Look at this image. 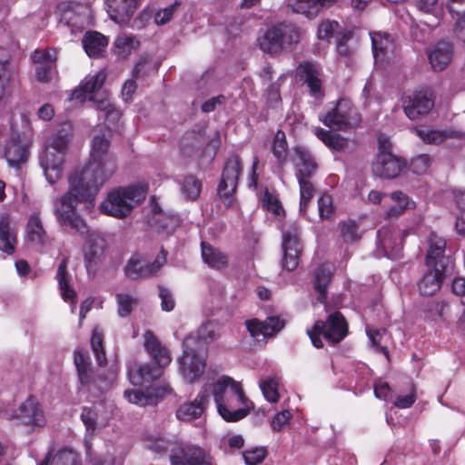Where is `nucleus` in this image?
I'll use <instances>...</instances> for the list:
<instances>
[{
    "instance_id": "nucleus-52",
    "label": "nucleus",
    "mask_w": 465,
    "mask_h": 465,
    "mask_svg": "<svg viewBox=\"0 0 465 465\" xmlns=\"http://www.w3.org/2000/svg\"><path fill=\"white\" fill-rule=\"evenodd\" d=\"M103 340L104 335L102 331L98 327H95L92 333L91 347L97 363L100 366H104L106 364L105 352L103 348Z\"/></svg>"
},
{
    "instance_id": "nucleus-28",
    "label": "nucleus",
    "mask_w": 465,
    "mask_h": 465,
    "mask_svg": "<svg viewBox=\"0 0 465 465\" xmlns=\"http://www.w3.org/2000/svg\"><path fill=\"white\" fill-rule=\"evenodd\" d=\"M292 162L297 170L298 178H309L317 169V163L310 151L301 146L294 147Z\"/></svg>"
},
{
    "instance_id": "nucleus-11",
    "label": "nucleus",
    "mask_w": 465,
    "mask_h": 465,
    "mask_svg": "<svg viewBox=\"0 0 465 465\" xmlns=\"http://www.w3.org/2000/svg\"><path fill=\"white\" fill-rule=\"evenodd\" d=\"M315 330L322 331L323 337L331 343H338L348 333V324L340 312L331 313L326 322L317 321Z\"/></svg>"
},
{
    "instance_id": "nucleus-23",
    "label": "nucleus",
    "mask_w": 465,
    "mask_h": 465,
    "mask_svg": "<svg viewBox=\"0 0 465 465\" xmlns=\"http://www.w3.org/2000/svg\"><path fill=\"white\" fill-rule=\"evenodd\" d=\"M378 237L387 257L396 259L401 256L403 233L400 230L383 228L378 232Z\"/></svg>"
},
{
    "instance_id": "nucleus-39",
    "label": "nucleus",
    "mask_w": 465,
    "mask_h": 465,
    "mask_svg": "<svg viewBox=\"0 0 465 465\" xmlns=\"http://www.w3.org/2000/svg\"><path fill=\"white\" fill-rule=\"evenodd\" d=\"M202 257L209 267L221 270L226 268L228 265L227 256L220 252L218 249L213 248L212 245L202 242Z\"/></svg>"
},
{
    "instance_id": "nucleus-56",
    "label": "nucleus",
    "mask_w": 465,
    "mask_h": 465,
    "mask_svg": "<svg viewBox=\"0 0 465 465\" xmlns=\"http://www.w3.org/2000/svg\"><path fill=\"white\" fill-rule=\"evenodd\" d=\"M158 64L154 62L153 58L147 55L142 57L134 65L133 69V76L139 78L148 74L151 72L157 70Z\"/></svg>"
},
{
    "instance_id": "nucleus-45",
    "label": "nucleus",
    "mask_w": 465,
    "mask_h": 465,
    "mask_svg": "<svg viewBox=\"0 0 465 465\" xmlns=\"http://www.w3.org/2000/svg\"><path fill=\"white\" fill-rule=\"evenodd\" d=\"M139 46V41L132 35H119L114 41V53L119 59H126Z\"/></svg>"
},
{
    "instance_id": "nucleus-31",
    "label": "nucleus",
    "mask_w": 465,
    "mask_h": 465,
    "mask_svg": "<svg viewBox=\"0 0 465 465\" xmlns=\"http://www.w3.org/2000/svg\"><path fill=\"white\" fill-rule=\"evenodd\" d=\"M373 56L376 62H382L394 53L395 45L387 33L375 32L371 35Z\"/></svg>"
},
{
    "instance_id": "nucleus-57",
    "label": "nucleus",
    "mask_w": 465,
    "mask_h": 465,
    "mask_svg": "<svg viewBox=\"0 0 465 465\" xmlns=\"http://www.w3.org/2000/svg\"><path fill=\"white\" fill-rule=\"evenodd\" d=\"M183 193L186 195L187 201H196L201 193V182L193 176L186 177L183 184Z\"/></svg>"
},
{
    "instance_id": "nucleus-4",
    "label": "nucleus",
    "mask_w": 465,
    "mask_h": 465,
    "mask_svg": "<svg viewBox=\"0 0 465 465\" xmlns=\"http://www.w3.org/2000/svg\"><path fill=\"white\" fill-rule=\"evenodd\" d=\"M301 40L300 29L292 23H280L270 27L260 39V48L270 54H279Z\"/></svg>"
},
{
    "instance_id": "nucleus-61",
    "label": "nucleus",
    "mask_w": 465,
    "mask_h": 465,
    "mask_svg": "<svg viewBox=\"0 0 465 465\" xmlns=\"http://www.w3.org/2000/svg\"><path fill=\"white\" fill-rule=\"evenodd\" d=\"M431 164V157L429 154H420L411 162V170L417 174L424 173Z\"/></svg>"
},
{
    "instance_id": "nucleus-33",
    "label": "nucleus",
    "mask_w": 465,
    "mask_h": 465,
    "mask_svg": "<svg viewBox=\"0 0 465 465\" xmlns=\"http://www.w3.org/2000/svg\"><path fill=\"white\" fill-rule=\"evenodd\" d=\"M139 0H106L107 12L115 22H124L134 13Z\"/></svg>"
},
{
    "instance_id": "nucleus-27",
    "label": "nucleus",
    "mask_w": 465,
    "mask_h": 465,
    "mask_svg": "<svg viewBox=\"0 0 465 465\" xmlns=\"http://www.w3.org/2000/svg\"><path fill=\"white\" fill-rule=\"evenodd\" d=\"M29 156V143L19 135L13 137L5 151V158L12 167H19L27 161Z\"/></svg>"
},
{
    "instance_id": "nucleus-17",
    "label": "nucleus",
    "mask_w": 465,
    "mask_h": 465,
    "mask_svg": "<svg viewBox=\"0 0 465 465\" xmlns=\"http://www.w3.org/2000/svg\"><path fill=\"white\" fill-rule=\"evenodd\" d=\"M297 73L302 81L308 86L310 94L315 98L324 95L321 68L312 62H302L297 68Z\"/></svg>"
},
{
    "instance_id": "nucleus-22",
    "label": "nucleus",
    "mask_w": 465,
    "mask_h": 465,
    "mask_svg": "<svg viewBox=\"0 0 465 465\" xmlns=\"http://www.w3.org/2000/svg\"><path fill=\"white\" fill-rule=\"evenodd\" d=\"M453 46L448 41L438 42L429 52L428 59L431 68L440 72L444 70L451 62Z\"/></svg>"
},
{
    "instance_id": "nucleus-32",
    "label": "nucleus",
    "mask_w": 465,
    "mask_h": 465,
    "mask_svg": "<svg viewBox=\"0 0 465 465\" xmlns=\"http://www.w3.org/2000/svg\"><path fill=\"white\" fill-rule=\"evenodd\" d=\"M163 366L149 362L139 366L135 371H129V380L134 385H141L159 379L163 375Z\"/></svg>"
},
{
    "instance_id": "nucleus-49",
    "label": "nucleus",
    "mask_w": 465,
    "mask_h": 465,
    "mask_svg": "<svg viewBox=\"0 0 465 465\" xmlns=\"http://www.w3.org/2000/svg\"><path fill=\"white\" fill-rule=\"evenodd\" d=\"M369 201L372 203H380L381 202H395L398 203H410L409 198L401 191H396L391 193H383L380 191L372 190L368 195Z\"/></svg>"
},
{
    "instance_id": "nucleus-48",
    "label": "nucleus",
    "mask_w": 465,
    "mask_h": 465,
    "mask_svg": "<svg viewBox=\"0 0 465 465\" xmlns=\"http://www.w3.org/2000/svg\"><path fill=\"white\" fill-rule=\"evenodd\" d=\"M279 378L276 376H268L260 381L261 391L268 401L275 403L279 401Z\"/></svg>"
},
{
    "instance_id": "nucleus-1",
    "label": "nucleus",
    "mask_w": 465,
    "mask_h": 465,
    "mask_svg": "<svg viewBox=\"0 0 465 465\" xmlns=\"http://www.w3.org/2000/svg\"><path fill=\"white\" fill-rule=\"evenodd\" d=\"M109 148V131L105 127L95 129L89 161L84 167L68 176V189L61 196V203H92L94 201L101 186L116 170Z\"/></svg>"
},
{
    "instance_id": "nucleus-20",
    "label": "nucleus",
    "mask_w": 465,
    "mask_h": 465,
    "mask_svg": "<svg viewBox=\"0 0 465 465\" xmlns=\"http://www.w3.org/2000/svg\"><path fill=\"white\" fill-rule=\"evenodd\" d=\"M17 243V229L15 223L9 213L0 216V250L7 254H13Z\"/></svg>"
},
{
    "instance_id": "nucleus-59",
    "label": "nucleus",
    "mask_w": 465,
    "mask_h": 465,
    "mask_svg": "<svg viewBox=\"0 0 465 465\" xmlns=\"http://www.w3.org/2000/svg\"><path fill=\"white\" fill-rule=\"evenodd\" d=\"M358 225L354 221H348L341 225V234L344 242H351L360 238Z\"/></svg>"
},
{
    "instance_id": "nucleus-25",
    "label": "nucleus",
    "mask_w": 465,
    "mask_h": 465,
    "mask_svg": "<svg viewBox=\"0 0 465 465\" xmlns=\"http://www.w3.org/2000/svg\"><path fill=\"white\" fill-rule=\"evenodd\" d=\"M283 259L282 266L288 271L294 270L299 264V241L297 233L283 232L282 233Z\"/></svg>"
},
{
    "instance_id": "nucleus-44",
    "label": "nucleus",
    "mask_w": 465,
    "mask_h": 465,
    "mask_svg": "<svg viewBox=\"0 0 465 465\" xmlns=\"http://www.w3.org/2000/svg\"><path fill=\"white\" fill-rule=\"evenodd\" d=\"M90 101H93L96 104L97 109L103 113L102 117H104L109 124H116L121 118L120 111L110 102L108 95H103L101 99L91 96Z\"/></svg>"
},
{
    "instance_id": "nucleus-51",
    "label": "nucleus",
    "mask_w": 465,
    "mask_h": 465,
    "mask_svg": "<svg viewBox=\"0 0 465 465\" xmlns=\"http://www.w3.org/2000/svg\"><path fill=\"white\" fill-rule=\"evenodd\" d=\"M81 419L86 428V430L91 434H93L97 428L105 425V421L99 418L98 411L95 408H84Z\"/></svg>"
},
{
    "instance_id": "nucleus-40",
    "label": "nucleus",
    "mask_w": 465,
    "mask_h": 465,
    "mask_svg": "<svg viewBox=\"0 0 465 465\" xmlns=\"http://www.w3.org/2000/svg\"><path fill=\"white\" fill-rule=\"evenodd\" d=\"M205 144V139L201 132H187L181 141V152L186 156H193Z\"/></svg>"
},
{
    "instance_id": "nucleus-8",
    "label": "nucleus",
    "mask_w": 465,
    "mask_h": 465,
    "mask_svg": "<svg viewBox=\"0 0 465 465\" xmlns=\"http://www.w3.org/2000/svg\"><path fill=\"white\" fill-rule=\"evenodd\" d=\"M108 242L98 232L89 234V239L84 249V261L88 275H95L99 265L105 258L108 250Z\"/></svg>"
},
{
    "instance_id": "nucleus-24",
    "label": "nucleus",
    "mask_w": 465,
    "mask_h": 465,
    "mask_svg": "<svg viewBox=\"0 0 465 465\" xmlns=\"http://www.w3.org/2000/svg\"><path fill=\"white\" fill-rule=\"evenodd\" d=\"M446 242L434 234L430 236L429 250L426 255L427 268L445 271L447 257L445 256Z\"/></svg>"
},
{
    "instance_id": "nucleus-42",
    "label": "nucleus",
    "mask_w": 465,
    "mask_h": 465,
    "mask_svg": "<svg viewBox=\"0 0 465 465\" xmlns=\"http://www.w3.org/2000/svg\"><path fill=\"white\" fill-rule=\"evenodd\" d=\"M316 135L327 147L334 151L344 152L349 148V140L341 134L320 128L316 131Z\"/></svg>"
},
{
    "instance_id": "nucleus-37",
    "label": "nucleus",
    "mask_w": 465,
    "mask_h": 465,
    "mask_svg": "<svg viewBox=\"0 0 465 465\" xmlns=\"http://www.w3.org/2000/svg\"><path fill=\"white\" fill-rule=\"evenodd\" d=\"M83 47L89 56H98L107 46V38L96 31L85 33L82 40Z\"/></svg>"
},
{
    "instance_id": "nucleus-5",
    "label": "nucleus",
    "mask_w": 465,
    "mask_h": 465,
    "mask_svg": "<svg viewBox=\"0 0 465 465\" xmlns=\"http://www.w3.org/2000/svg\"><path fill=\"white\" fill-rule=\"evenodd\" d=\"M197 339L188 335L183 340V353L180 359V371L183 378L193 382L200 378L206 365V349Z\"/></svg>"
},
{
    "instance_id": "nucleus-43",
    "label": "nucleus",
    "mask_w": 465,
    "mask_h": 465,
    "mask_svg": "<svg viewBox=\"0 0 465 465\" xmlns=\"http://www.w3.org/2000/svg\"><path fill=\"white\" fill-rule=\"evenodd\" d=\"M67 263L68 259L64 258L59 264L56 272V280L59 284L61 295L64 301H71L72 302L75 300V292L69 285V278L67 273Z\"/></svg>"
},
{
    "instance_id": "nucleus-16",
    "label": "nucleus",
    "mask_w": 465,
    "mask_h": 465,
    "mask_svg": "<svg viewBox=\"0 0 465 465\" xmlns=\"http://www.w3.org/2000/svg\"><path fill=\"white\" fill-rule=\"evenodd\" d=\"M245 325L250 335L256 341L260 342L265 341L268 337L280 331L284 326V322L279 317L274 316L268 317L264 322H261L257 319L248 320Z\"/></svg>"
},
{
    "instance_id": "nucleus-29",
    "label": "nucleus",
    "mask_w": 465,
    "mask_h": 465,
    "mask_svg": "<svg viewBox=\"0 0 465 465\" xmlns=\"http://www.w3.org/2000/svg\"><path fill=\"white\" fill-rule=\"evenodd\" d=\"M47 241V233L38 213L28 218L25 227V242L35 247H43Z\"/></svg>"
},
{
    "instance_id": "nucleus-6",
    "label": "nucleus",
    "mask_w": 465,
    "mask_h": 465,
    "mask_svg": "<svg viewBox=\"0 0 465 465\" xmlns=\"http://www.w3.org/2000/svg\"><path fill=\"white\" fill-rule=\"evenodd\" d=\"M322 121L326 126L343 130L356 126L361 117L350 100L341 99L332 109L327 112Z\"/></svg>"
},
{
    "instance_id": "nucleus-46",
    "label": "nucleus",
    "mask_w": 465,
    "mask_h": 465,
    "mask_svg": "<svg viewBox=\"0 0 465 465\" xmlns=\"http://www.w3.org/2000/svg\"><path fill=\"white\" fill-rule=\"evenodd\" d=\"M417 135L426 143L440 144L448 137H460L461 136L458 132H441L438 130H417Z\"/></svg>"
},
{
    "instance_id": "nucleus-9",
    "label": "nucleus",
    "mask_w": 465,
    "mask_h": 465,
    "mask_svg": "<svg viewBox=\"0 0 465 465\" xmlns=\"http://www.w3.org/2000/svg\"><path fill=\"white\" fill-rule=\"evenodd\" d=\"M12 419H16L21 424L33 428H42L47 421L42 405L34 396H29L20 404L12 414Z\"/></svg>"
},
{
    "instance_id": "nucleus-63",
    "label": "nucleus",
    "mask_w": 465,
    "mask_h": 465,
    "mask_svg": "<svg viewBox=\"0 0 465 465\" xmlns=\"http://www.w3.org/2000/svg\"><path fill=\"white\" fill-rule=\"evenodd\" d=\"M265 454L266 451L263 448H255L245 450L242 456L246 465H257L264 460Z\"/></svg>"
},
{
    "instance_id": "nucleus-41",
    "label": "nucleus",
    "mask_w": 465,
    "mask_h": 465,
    "mask_svg": "<svg viewBox=\"0 0 465 465\" xmlns=\"http://www.w3.org/2000/svg\"><path fill=\"white\" fill-rule=\"evenodd\" d=\"M333 272L331 264H322L315 272L314 288L318 292V301L324 302L327 294V286L331 281Z\"/></svg>"
},
{
    "instance_id": "nucleus-3",
    "label": "nucleus",
    "mask_w": 465,
    "mask_h": 465,
    "mask_svg": "<svg viewBox=\"0 0 465 465\" xmlns=\"http://www.w3.org/2000/svg\"><path fill=\"white\" fill-rule=\"evenodd\" d=\"M70 124H64L45 143V150L40 155V163L50 183H54L62 175L64 156L70 142Z\"/></svg>"
},
{
    "instance_id": "nucleus-60",
    "label": "nucleus",
    "mask_w": 465,
    "mask_h": 465,
    "mask_svg": "<svg viewBox=\"0 0 465 465\" xmlns=\"http://www.w3.org/2000/svg\"><path fill=\"white\" fill-rule=\"evenodd\" d=\"M351 34L342 33V35L337 39L336 49L340 57L349 58L354 48L350 45Z\"/></svg>"
},
{
    "instance_id": "nucleus-64",
    "label": "nucleus",
    "mask_w": 465,
    "mask_h": 465,
    "mask_svg": "<svg viewBox=\"0 0 465 465\" xmlns=\"http://www.w3.org/2000/svg\"><path fill=\"white\" fill-rule=\"evenodd\" d=\"M159 297L161 298V308L163 311L171 312L174 309L175 301L168 289L160 286Z\"/></svg>"
},
{
    "instance_id": "nucleus-54",
    "label": "nucleus",
    "mask_w": 465,
    "mask_h": 465,
    "mask_svg": "<svg viewBox=\"0 0 465 465\" xmlns=\"http://www.w3.org/2000/svg\"><path fill=\"white\" fill-rule=\"evenodd\" d=\"M272 153L280 164H283L287 157V142L285 134L278 131L272 142Z\"/></svg>"
},
{
    "instance_id": "nucleus-26",
    "label": "nucleus",
    "mask_w": 465,
    "mask_h": 465,
    "mask_svg": "<svg viewBox=\"0 0 465 465\" xmlns=\"http://www.w3.org/2000/svg\"><path fill=\"white\" fill-rule=\"evenodd\" d=\"M144 348L153 361L160 366L166 367L172 361L168 349L162 345L152 331H146L143 334Z\"/></svg>"
},
{
    "instance_id": "nucleus-62",
    "label": "nucleus",
    "mask_w": 465,
    "mask_h": 465,
    "mask_svg": "<svg viewBox=\"0 0 465 465\" xmlns=\"http://www.w3.org/2000/svg\"><path fill=\"white\" fill-rule=\"evenodd\" d=\"M34 63L39 65L54 64L56 60V52L54 50H36L32 54Z\"/></svg>"
},
{
    "instance_id": "nucleus-10",
    "label": "nucleus",
    "mask_w": 465,
    "mask_h": 465,
    "mask_svg": "<svg viewBox=\"0 0 465 465\" xmlns=\"http://www.w3.org/2000/svg\"><path fill=\"white\" fill-rule=\"evenodd\" d=\"M149 184L137 182L127 186H119L110 190L106 196V203H140L146 200Z\"/></svg>"
},
{
    "instance_id": "nucleus-14",
    "label": "nucleus",
    "mask_w": 465,
    "mask_h": 465,
    "mask_svg": "<svg viewBox=\"0 0 465 465\" xmlns=\"http://www.w3.org/2000/svg\"><path fill=\"white\" fill-rule=\"evenodd\" d=\"M171 465H211L205 451L196 446H179L172 450Z\"/></svg>"
},
{
    "instance_id": "nucleus-35",
    "label": "nucleus",
    "mask_w": 465,
    "mask_h": 465,
    "mask_svg": "<svg viewBox=\"0 0 465 465\" xmlns=\"http://www.w3.org/2000/svg\"><path fill=\"white\" fill-rule=\"evenodd\" d=\"M40 465H82V460L76 451L64 448L54 455L48 453Z\"/></svg>"
},
{
    "instance_id": "nucleus-18",
    "label": "nucleus",
    "mask_w": 465,
    "mask_h": 465,
    "mask_svg": "<svg viewBox=\"0 0 465 465\" xmlns=\"http://www.w3.org/2000/svg\"><path fill=\"white\" fill-rule=\"evenodd\" d=\"M54 213L61 225L69 226L81 235L89 232L85 221L78 213L74 205H55Z\"/></svg>"
},
{
    "instance_id": "nucleus-55",
    "label": "nucleus",
    "mask_w": 465,
    "mask_h": 465,
    "mask_svg": "<svg viewBox=\"0 0 465 465\" xmlns=\"http://www.w3.org/2000/svg\"><path fill=\"white\" fill-rule=\"evenodd\" d=\"M116 302L118 304V314L120 317H126L131 314L137 304V299L129 293H117Z\"/></svg>"
},
{
    "instance_id": "nucleus-12",
    "label": "nucleus",
    "mask_w": 465,
    "mask_h": 465,
    "mask_svg": "<svg viewBox=\"0 0 465 465\" xmlns=\"http://www.w3.org/2000/svg\"><path fill=\"white\" fill-rule=\"evenodd\" d=\"M404 166L405 163L401 159L387 151L382 145L372 165V171L379 177L393 179L400 174Z\"/></svg>"
},
{
    "instance_id": "nucleus-36",
    "label": "nucleus",
    "mask_w": 465,
    "mask_h": 465,
    "mask_svg": "<svg viewBox=\"0 0 465 465\" xmlns=\"http://www.w3.org/2000/svg\"><path fill=\"white\" fill-rule=\"evenodd\" d=\"M147 213L150 214L147 223L152 227L169 230L178 224L177 217L175 215L163 213L160 205H150V210Z\"/></svg>"
},
{
    "instance_id": "nucleus-15",
    "label": "nucleus",
    "mask_w": 465,
    "mask_h": 465,
    "mask_svg": "<svg viewBox=\"0 0 465 465\" xmlns=\"http://www.w3.org/2000/svg\"><path fill=\"white\" fill-rule=\"evenodd\" d=\"M106 73L103 70L95 73L94 74L87 75L81 82L79 88L75 89L73 92L71 99L84 102L86 99L90 100L91 96H95L96 99H101L103 95H108L105 93H97L102 88L106 79Z\"/></svg>"
},
{
    "instance_id": "nucleus-19",
    "label": "nucleus",
    "mask_w": 465,
    "mask_h": 465,
    "mask_svg": "<svg viewBox=\"0 0 465 465\" xmlns=\"http://www.w3.org/2000/svg\"><path fill=\"white\" fill-rule=\"evenodd\" d=\"M433 101L424 93L416 92L403 99L405 114L411 120L427 114L433 107Z\"/></svg>"
},
{
    "instance_id": "nucleus-34",
    "label": "nucleus",
    "mask_w": 465,
    "mask_h": 465,
    "mask_svg": "<svg viewBox=\"0 0 465 465\" xmlns=\"http://www.w3.org/2000/svg\"><path fill=\"white\" fill-rule=\"evenodd\" d=\"M335 0H289V6L293 12L308 17L315 16L320 9L329 7Z\"/></svg>"
},
{
    "instance_id": "nucleus-30",
    "label": "nucleus",
    "mask_w": 465,
    "mask_h": 465,
    "mask_svg": "<svg viewBox=\"0 0 465 465\" xmlns=\"http://www.w3.org/2000/svg\"><path fill=\"white\" fill-rule=\"evenodd\" d=\"M445 271L428 268L418 282L419 292L421 295H434L441 287Z\"/></svg>"
},
{
    "instance_id": "nucleus-2",
    "label": "nucleus",
    "mask_w": 465,
    "mask_h": 465,
    "mask_svg": "<svg viewBox=\"0 0 465 465\" xmlns=\"http://www.w3.org/2000/svg\"><path fill=\"white\" fill-rule=\"evenodd\" d=\"M213 394L218 412L226 421H238L249 413L251 403L241 384L231 377L220 378L213 384Z\"/></svg>"
},
{
    "instance_id": "nucleus-47",
    "label": "nucleus",
    "mask_w": 465,
    "mask_h": 465,
    "mask_svg": "<svg viewBox=\"0 0 465 465\" xmlns=\"http://www.w3.org/2000/svg\"><path fill=\"white\" fill-rule=\"evenodd\" d=\"M300 213L307 215L312 221L316 217L321 220L331 219L334 214V205H300Z\"/></svg>"
},
{
    "instance_id": "nucleus-53",
    "label": "nucleus",
    "mask_w": 465,
    "mask_h": 465,
    "mask_svg": "<svg viewBox=\"0 0 465 465\" xmlns=\"http://www.w3.org/2000/svg\"><path fill=\"white\" fill-rule=\"evenodd\" d=\"M341 35V26L336 21H323L318 26L317 35L321 40L329 41L334 36L338 39Z\"/></svg>"
},
{
    "instance_id": "nucleus-50",
    "label": "nucleus",
    "mask_w": 465,
    "mask_h": 465,
    "mask_svg": "<svg viewBox=\"0 0 465 465\" xmlns=\"http://www.w3.org/2000/svg\"><path fill=\"white\" fill-rule=\"evenodd\" d=\"M193 336V334H191ZM220 335L219 327L213 322L203 324L197 331V334L193 335L201 344L206 349V344L215 341Z\"/></svg>"
},
{
    "instance_id": "nucleus-21",
    "label": "nucleus",
    "mask_w": 465,
    "mask_h": 465,
    "mask_svg": "<svg viewBox=\"0 0 465 465\" xmlns=\"http://www.w3.org/2000/svg\"><path fill=\"white\" fill-rule=\"evenodd\" d=\"M209 396L208 389L204 388L194 401L184 402L179 407L176 413L177 418L183 421H191L199 418L209 401Z\"/></svg>"
},
{
    "instance_id": "nucleus-7",
    "label": "nucleus",
    "mask_w": 465,
    "mask_h": 465,
    "mask_svg": "<svg viewBox=\"0 0 465 465\" xmlns=\"http://www.w3.org/2000/svg\"><path fill=\"white\" fill-rule=\"evenodd\" d=\"M242 172V161L237 154L231 155L225 162L217 193L220 200L229 203L233 201V195Z\"/></svg>"
},
{
    "instance_id": "nucleus-58",
    "label": "nucleus",
    "mask_w": 465,
    "mask_h": 465,
    "mask_svg": "<svg viewBox=\"0 0 465 465\" xmlns=\"http://www.w3.org/2000/svg\"><path fill=\"white\" fill-rule=\"evenodd\" d=\"M98 208L105 215L123 219L131 213L133 205H98Z\"/></svg>"
},
{
    "instance_id": "nucleus-13",
    "label": "nucleus",
    "mask_w": 465,
    "mask_h": 465,
    "mask_svg": "<svg viewBox=\"0 0 465 465\" xmlns=\"http://www.w3.org/2000/svg\"><path fill=\"white\" fill-rule=\"evenodd\" d=\"M172 389L169 385L152 386L144 391L137 389L126 390L124 391L125 399L133 404L141 407L155 405L165 395L171 393Z\"/></svg>"
},
{
    "instance_id": "nucleus-38",
    "label": "nucleus",
    "mask_w": 465,
    "mask_h": 465,
    "mask_svg": "<svg viewBox=\"0 0 465 465\" xmlns=\"http://www.w3.org/2000/svg\"><path fill=\"white\" fill-rule=\"evenodd\" d=\"M153 269L149 268V263L137 255L132 256L126 262L124 272L132 280L145 278L152 275Z\"/></svg>"
}]
</instances>
